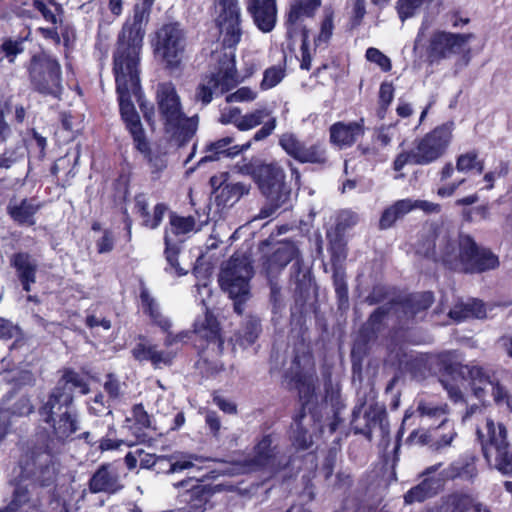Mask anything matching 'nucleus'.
<instances>
[{"label": "nucleus", "instance_id": "obj_26", "mask_svg": "<svg viewBox=\"0 0 512 512\" xmlns=\"http://www.w3.org/2000/svg\"><path fill=\"white\" fill-rule=\"evenodd\" d=\"M457 433L454 430L453 424L449 421L448 425L444 427L438 426L434 435H429L426 431H413L409 440L415 444H429L436 450L450 446Z\"/></svg>", "mask_w": 512, "mask_h": 512}, {"label": "nucleus", "instance_id": "obj_10", "mask_svg": "<svg viewBox=\"0 0 512 512\" xmlns=\"http://www.w3.org/2000/svg\"><path fill=\"white\" fill-rule=\"evenodd\" d=\"M292 260H295L292 266L294 270L293 276L297 283L303 285L310 280L309 271L302 268V262L299 259V250L292 242H281L271 254L266 255L262 262V271L268 279H273L277 277Z\"/></svg>", "mask_w": 512, "mask_h": 512}, {"label": "nucleus", "instance_id": "obj_63", "mask_svg": "<svg viewBox=\"0 0 512 512\" xmlns=\"http://www.w3.org/2000/svg\"><path fill=\"white\" fill-rule=\"evenodd\" d=\"M394 88L391 83H382L379 91L380 103L383 107H387L393 100Z\"/></svg>", "mask_w": 512, "mask_h": 512}, {"label": "nucleus", "instance_id": "obj_22", "mask_svg": "<svg viewBox=\"0 0 512 512\" xmlns=\"http://www.w3.org/2000/svg\"><path fill=\"white\" fill-rule=\"evenodd\" d=\"M177 488H184L180 494V502L186 505L187 512H204L209 500L210 491L193 479L175 484Z\"/></svg>", "mask_w": 512, "mask_h": 512}, {"label": "nucleus", "instance_id": "obj_57", "mask_svg": "<svg viewBox=\"0 0 512 512\" xmlns=\"http://www.w3.org/2000/svg\"><path fill=\"white\" fill-rule=\"evenodd\" d=\"M302 45H301V63L300 67L304 70L311 68V55L308 51V31L305 28L301 29Z\"/></svg>", "mask_w": 512, "mask_h": 512}, {"label": "nucleus", "instance_id": "obj_15", "mask_svg": "<svg viewBox=\"0 0 512 512\" xmlns=\"http://www.w3.org/2000/svg\"><path fill=\"white\" fill-rule=\"evenodd\" d=\"M170 228L166 229L164 241H165V255L166 260L170 267L176 271L178 275H184L186 274V271H184L182 268L179 267L178 261H177V255L179 252V242L181 240H174L171 237V233L175 236H181L186 235L192 231H195L196 228V222L194 217L188 216L183 217L176 214L170 215V221H169Z\"/></svg>", "mask_w": 512, "mask_h": 512}, {"label": "nucleus", "instance_id": "obj_8", "mask_svg": "<svg viewBox=\"0 0 512 512\" xmlns=\"http://www.w3.org/2000/svg\"><path fill=\"white\" fill-rule=\"evenodd\" d=\"M482 440L483 454L488 462L495 453V467L503 474L512 473V450H509L507 429L502 423H495L490 417H485L483 430L477 429Z\"/></svg>", "mask_w": 512, "mask_h": 512}, {"label": "nucleus", "instance_id": "obj_38", "mask_svg": "<svg viewBox=\"0 0 512 512\" xmlns=\"http://www.w3.org/2000/svg\"><path fill=\"white\" fill-rule=\"evenodd\" d=\"M475 475V464L469 459L457 460L441 472L443 480L454 479L457 477L462 479H472Z\"/></svg>", "mask_w": 512, "mask_h": 512}, {"label": "nucleus", "instance_id": "obj_61", "mask_svg": "<svg viewBox=\"0 0 512 512\" xmlns=\"http://www.w3.org/2000/svg\"><path fill=\"white\" fill-rule=\"evenodd\" d=\"M358 222L357 214L350 211H343L338 219L337 230L344 231L345 229L354 226Z\"/></svg>", "mask_w": 512, "mask_h": 512}, {"label": "nucleus", "instance_id": "obj_40", "mask_svg": "<svg viewBox=\"0 0 512 512\" xmlns=\"http://www.w3.org/2000/svg\"><path fill=\"white\" fill-rule=\"evenodd\" d=\"M61 392H68L73 397V390L79 389L80 393L87 394L89 387L84 379L74 371H66L62 378L58 381L56 387Z\"/></svg>", "mask_w": 512, "mask_h": 512}, {"label": "nucleus", "instance_id": "obj_12", "mask_svg": "<svg viewBox=\"0 0 512 512\" xmlns=\"http://www.w3.org/2000/svg\"><path fill=\"white\" fill-rule=\"evenodd\" d=\"M453 123L436 127L416 141L413 149L415 164L427 165L442 157L452 139Z\"/></svg>", "mask_w": 512, "mask_h": 512}, {"label": "nucleus", "instance_id": "obj_23", "mask_svg": "<svg viewBox=\"0 0 512 512\" xmlns=\"http://www.w3.org/2000/svg\"><path fill=\"white\" fill-rule=\"evenodd\" d=\"M303 411L294 418L291 426L290 440L297 450H307L313 445L312 433L316 430V424L312 415H306Z\"/></svg>", "mask_w": 512, "mask_h": 512}, {"label": "nucleus", "instance_id": "obj_48", "mask_svg": "<svg viewBox=\"0 0 512 512\" xmlns=\"http://www.w3.org/2000/svg\"><path fill=\"white\" fill-rule=\"evenodd\" d=\"M432 494L430 481L425 479L419 485L410 489L405 494L404 499L406 503L421 502Z\"/></svg>", "mask_w": 512, "mask_h": 512}, {"label": "nucleus", "instance_id": "obj_7", "mask_svg": "<svg viewBox=\"0 0 512 512\" xmlns=\"http://www.w3.org/2000/svg\"><path fill=\"white\" fill-rule=\"evenodd\" d=\"M252 274V266L246 257H231L220 272V286L234 300V310L238 314L243 313V304L249 299Z\"/></svg>", "mask_w": 512, "mask_h": 512}, {"label": "nucleus", "instance_id": "obj_54", "mask_svg": "<svg viewBox=\"0 0 512 512\" xmlns=\"http://www.w3.org/2000/svg\"><path fill=\"white\" fill-rule=\"evenodd\" d=\"M333 32V20L332 16L328 15L325 17L321 24V30L317 38L315 39V45L320 46L322 43H327L331 38Z\"/></svg>", "mask_w": 512, "mask_h": 512}, {"label": "nucleus", "instance_id": "obj_27", "mask_svg": "<svg viewBox=\"0 0 512 512\" xmlns=\"http://www.w3.org/2000/svg\"><path fill=\"white\" fill-rule=\"evenodd\" d=\"M72 402L73 397L68 392H61L54 388L48 400L40 408V415L43 421L50 423L57 418H61V414L71 412Z\"/></svg>", "mask_w": 512, "mask_h": 512}, {"label": "nucleus", "instance_id": "obj_50", "mask_svg": "<svg viewBox=\"0 0 512 512\" xmlns=\"http://www.w3.org/2000/svg\"><path fill=\"white\" fill-rule=\"evenodd\" d=\"M285 71L280 66H273L265 70L264 77L261 82L263 89H270L279 84L284 78Z\"/></svg>", "mask_w": 512, "mask_h": 512}, {"label": "nucleus", "instance_id": "obj_55", "mask_svg": "<svg viewBox=\"0 0 512 512\" xmlns=\"http://www.w3.org/2000/svg\"><path fill=\"white\" fill-rule=\"evenodd\" d=\"M256 98V93L248 88V87H241L236 92L227 95L226 102L232 103V102H245V101H252Z\"/></svg>", "mask_w": 512, "mask_h": 512}, {"label": "nucleus", "instance_id": "obj_2", "mask_svg": "<svg viewBox=\"0 0 512 512\" xmlns=\"http://www.w3.org/2000/svg\"><path fill=\"white\" fill-rule=\"evenodd\" d=\"M433 255L450 269L463 272H484L499 266L498 257L479 248L469 235H458L444 227L436 232Z\"/></svg>", "mask_w": 512, "mask_h": 512}, {"label": "nucleus", "instance_id": "obj_18", "mask_svg": "<svg viewBox=\"0 0 512 512\" xmlns=\"http://www.w3.org/2000/svg\"><path fill=\"white\" fill-rule=\"evenodd\" d=\"M88 488L92 494L114 495L119 493L124 488L119 468L113 463L100 465L90 477Z\"/></svg>", "mask_w": 512, "mask_h": 512}, {"label": "nucleus", "instance_id": "obj_9", "mask_svg": "<svg viewBox=\"0 0 512 512\" xmlns=\"http://www.w3.org/2000/svg\"><path fill=\"white\" fill-rule=\"evenodd\" d=\"M20 467L25 477L41 487L54 485L59 473V464L52 453L42 448L28 451L20 460Z\"/></svg>", "mask_w": 512, "mask_h": 512}, {"label": "nucleus", "instance_id": "obj_39", "mask_svg": "<svg viewBox=\"0 0 512 512\" xmlns=\"http://www.w3.org/2000/svg\"><path fill=\"white\" fill-rule=\"evenodd\" d=\"M194 333L208 342L222 341L219 339V326L216 318L209 312H206L203 320H197L194 324Z\"/></svg>", "mask_w": 512, "mask_h": 512}, {"label": "nucleus", "instance_id": "obj_35", "mask_svg": "<svg viewBox=\"0 0 512 512\" xmlns=\"http://www.w3.org/2000/svg\"><path fill=\"white\" fill-rule=\"evenodd\" d=\"M249 188L243 183H229L225 184L215 195V202L218 206L230 207L233 206L239 199L248 194Z\"/></svg>", "mask_w": 512, "mask_h": 512}, {"label": "nucleus", "instance_id": "obj_31", "mask_svg": "<svg viewBox=\"0 0 512 512\" xmlns=\"http://www.w3.org/2000/svg\"><path fill=\"white\" fill-rule=\"evenodd\" d=\"M12 264L18 272V277L22 283L23 289L29 292L30 285L36 281V263L28 254L18 253L14 255Z\"/></svg>", "mask_w": 512, "mask_h": 512}, {"label": "nucleus", "instance_id": "obj_37", "mask_svg": "<svg viewBox=\"0 0 512 512\" xmlns=\"http://www.w3.org/2000/svg\"><path fill=\"white\" fill-rule=\"evenodd\" d=\"M38 206L31 200L23 199L20 202H11L8 211L11 217L19 224L33 225L34 214Z\"/></svg>", "mask_w": 512, "mask_h": 512}, {"label": "nucleus", "instance_id": "obj_17", "mask_svg": "<svg viewBox=\"0 0 512 512\" xmlns=\"http://www.w3.org/2000/svg\"><path fill=\"white\" fill-rule=\"evenodd\" d=\"M279 451L274 444L272 435L264 436L256 445L254 455L245 460L244 472H254L258 470H267L270 473L277 470L280 466L278 460Z\"/></svg>", "mask_w": 512, "mask_h": 512}, {"label": "nucleus", "instance_id": "obj_13", "mask_svg": "<svg viewBox=\"0 0 512 512\" xmlns=\"http://www.w3.org/2000/svg\"><path fill=\"white\" fill-rule=\"evenodd\" d=\"M213 3L222 43L227 48H234L242 36L238 0H213Z\"/></svg>", "mask_w": 512, "mask_h": 512}, {"label": "nucleus", "instance_id": "obj_58", "mask_svg": "<svg viewBox=\"0 0 512 512\" xmlns=\"http://www.w3.org/2000/svg\"><path fill=\"white\" fill-rule=\"evenodd\" d=\"M441 383L444 389L447 391L450 399L455 402L461 401L463 399V393L459 384L452 383L449 378L441 379Z\"/></svg>", "mask_w": 512, "mask_h": 512}, {"label": "nucleus", "instance_id": "obj_41", "mask_svg": "<svg viewBox=\"0 0 512 512\" xmlns=\"http://www.w3.org/2000/svg\"><path fill=\"white\" fill-rule=\"evenodd\" d=\"M294 159L302 163H324L326 161V154L323 146L320 144L306 145L302 143Z\"/></svg>", "mask_w": 512, "mask_h": 512}, {"label": "nucleus", "instance_id": "obj_62", "mask_svg": "<svg viewBox=\"0 0 512 512\" xmlns=\"http://www.w3.org/2000/svg\"><path fill=\"white\" fill-rule=\"evenodd\" d=\"M19 328L10 321L0 318V338L11 339L19 336Z\"/></svg>", "mask_w": 512, "mask_h": 512}, {"label": "nucleus", "instance_id": "obj_45", "mask_svg": "<svg viewBox=\"0 0 512 512\" xmlns=\"http://www.w3.org/2000/svg\"><path fill=\"white\" fill-rule=\"evenodd\" d=\"M456 169L462 173L476 170L478 174H481L484 170V163L478 159V156L475 152H468L461 154L457 158Z\"/></svg>", "mask_w": 512, "mask_h": 512}, {"label": "nucleus", "instance_id": "obj_32", "mask_svg": "<svg viewBox=\"0 0 512 512\" xmlns=\"http://www.w3.org/2000/svg\"><path fill=\"white\" fill-rule=\"evenodd\" d=\"M411 211L412 204L410 203V198L394 202L383 211L379 220L380 229L384 230L392 227L397 220L402 219Z\"/></svg>", "mask_w": 512, "mask_h": 512}, {"label": "nucleus", "instance_id": "obj_16", "mask_svg": "<svg viewBox=\"0 0 512 512\" xmlns=\"http://www.w3.org/2000/svg\"><path fill=\"white\" fill-rule=\"evenodd\" d=\"M474 35L438 31L430 39L429 55L433 59H446L461 53Z\"/></svg>", "mask_w": 512, "mask_h": 512}, {"label": "nucleus", "instance_id": "obj_53", "mask_svg": "<svg viewBox=\"0 0 512 512\" xmlns=\"http://www.w3.org/2000/svg\"><path fill=\"white\" fill-rule=\"evenodd\" d=\"M193 460H197V457L189 456L188 459L177 460L175 455L166 457V461L169 465L167 470L168 473H175L182 470L189 469L194 466Z\"/></svg>", "mask_w": 512, "mask_h": 512}, {"label": "nucleus", "instance_id": "obj_44", "mask_svg": "<svg viewBox=\"0 0 512 512\" xmlns=\"http://www.w3.org/2000/svg\"><path fill=\"white\" fill-rule=\"evenodd\" d=\"M433 296L430 292L415 295L408 299L404 304L405 313H409L411 317L416 316L419 312L426 310L431 306Z\"/></svg>", "mask_w": 512, "mask_h": 512}, {"label": "nucleus", "instance_id": "obj_5", "mask_svg": "<svg viewBox=\"0 0 512 512\" xmlns=\"http://www.w3.org/2000/svg\"><path fill=\"white\" fill-rule=\"evenodd\" d=\"M252 177L267 200L260 211V218L270 217L278 209L286 210L290 206L291 189L286 184L285 172L278 163H263L255 166Z\"/></svg>", "mask_w": 512, "mask_h": 512}, {"label": "nucleus", "instance_id": "obj_4", "mask_svg": "<svg viewBox=\"0 0 512 512\" xmlns=\"http://www.w3.org/2000/svg\"><path fill=\"white\" fill-rule=\"evenodd\" d=\"M438 357L440 362L445 366V369L451 376L452 380H455L456 376L462 380L466 378L470 380L472 391L479 400H484L490 393L496 404L509 405V395L507 390L499 384L489 371L478 366L454 363V352H443L439 354Z\"/></svg>", "mask_w": 512, "mask_h": 512}, {"label": "nucleus", "instance_id": "obj_42", "mask_svg": "<svg viewBox=\"0 0 512 512\" xmlns=\"http://www.w3.org/2000/svg\"><path fill=\"white\" fill-rule=\"evenodd\" d=\"M294 159L302 163H324L326 161V154L323 146L320 144L306 145L302 143Z\"/></svg>", "mask_w": 512, "mask_h": 512}, {"label": "nucleus", "instance_id": "obj_25", "mask_svg": "<svg viewBox=\"0 0 512 512\" xmlns=\"http://www.w3.org/2000/svg\"><path fill=\"white\" fill-rule=\"evenodd\" d=\"M131 353L137 361H149L155 368L170 365L174 358L172 352L158 350L156 345L149 343L144 338H140V341L133 347Z\"/></svg>", "mask_w": 512, "mask_h": 512}, {"label": "nucleus", "instance_id": "obj_34", "mask_svg": "<svg viewBox=\"0 0 512 512\" xmlns=\"http://www.w3.org/2000/svg\"><path fill=\"white\" fill-rule=\"evenodd\" d=\"M140 299L144 312L147 313L152 321L163 331H168L172 326L171 320L161 313L158 302L146 289L141 291Z\"/></svg>", "mask_w": 512, "mask_h": 512}, {"label": "nucleus", "instance_id": "obj_56", "mask_svg": "<svg viewBox=\"0 0 512 512\" xmlns=\"http://www.w3.org/2000/svg\"><path fill=\"white\" fill-rule=\"evenodd\" d=\"M139 464L141 468L149 469L158 463L166 461V456H156L155 454L146 453L143 449H138Z\"/></svg>", "mask_w": 512, "mask_h": 512}, {"label": "nucleus", "instance_id": "obj_30", "mask_svg": "<svg viewBox=\"0 0 512 512\" xmlns=\"http://www.w3.org/2000/svg\"><path fill=\"white\" fill-rule=\"evenodd\" d=\"M449 317L455 322H462L470 318H485L487 309L485 304L477 299L457 302L448 313Z\"/></svg>", "mask_w": 512, "mask_h": 512}, {"label": "nucleus", "instance_id": "obj_21", "mask_svg": "<svg viewBox=\"0 0 512 512\" xmlns=\"http://www.w3.org/2000/svg\"><path fill=\"white\" fill-rule=\"evenodd\" d=\"M247 11L260 31L268 33L274 29L277 22L276 0H248Z\"/></svg>", "mask_w": 512, "mask_h": 512}, {"label": "nucleus", "instance_id": "obj_6", "mask_svg": "<svg viewBox=\"0 0 512 512\" xmlns=\"http://www.w3.org/2000/svg\"><path fill=\"white\" fill-rule=\"evenodd\" d=\"M216 59L217 65L201 79L196 89L195 99L203 105L209 104L214 95L229 91L239 82L234 52H224L217 55Z\"/></svg>", "mask_w": 512, "mask_h": 512}, {"label": "nucleus", "instance_id": "obj_29", "mask_svg": "<svg viewBox=\"0 0 512 512\" xmlns=\"http://www.w3.org/2000/svg\"><path fill=\"white\" fill-rule=\"evenodd\" d=\"M42 504L38 496L24 487L17 486L9 504L0 512H42Z\"/></svg>", "mask_w": 512, "mask_h": 512}, {"label": "nucleus", "instance_id": "obj_46", "mask_svg": "<svg viewBox=\"0 0 512 512\" xmlns=\"http://www.w3.org/2000/svg\"><path fill=\"white\" fill-rule=\"evenodd\" d=\"M269 116L270 112L265 108L257 109L245 115H241V121L238 124V129L240 131L251 130L260 125L264 119L268 118Z\"/></svg>", "mask_w": 512, "mask_h": 512}, {"label": "nucleus", "instance_id": "obj_14", "mask_svg": "<svg viewBox=\"0 0 512 512\" xmlns=\"http://www.w3.org/2000/svg\"><path fill=\"white\" fill-rule=\"evenodd\" d=\"M185 45V33L178 23L165 24L156 32L155 51L169 67L179 66Z\"/></svg>", "mask_w": 512, "mask_h": 512}, {"label": "nucleus", "instance_id": "obj_36", "mask_svg": "<svg viewBox=\"0 0 512 512\" xmlns=\"http://www.w3.org/2000/svg\"><path fill=\"white\" fill-rule=\"evenodd\" d=\"M421 419L440 420V427L448 425V406L429 401H419L415 411Z\"/></svg>", "mask_w": 512, "mask_h": 512}, {"label": "nucleus", "instance_id": "obj_49", "mask_svg": "<svg viewBox=\"0 0 512 512\" xmlns=\"http://www.w3.org/2000/svg\"><path fill=\"white\" fill-rule=\"evenodd\" d=\"M168 211L167 205L164 203H158L153 210V214L147 212V216H140L142 218V225L150 228L156 229L163 220L165 213Z\"/></svg>", "mask_w": 512, "mask_h": 512}, {"label": "nucleus", "instance_id": "obj_24", "mask_svg": "<svg viewBox=\"0 0 512 512\" xmlns=\"http://www.w3.org/2000/svg\"><path fill=\"white\" fill-rule=\"evenodd\" d=\"M364 134V120L337 122L330 127V140L339 148L352 146Z\"/></svg>", "mask_w": 512, "mask_h": 512}, {"label": "nucleus", "instance_id": "obj_59", "mask_svg": "<svg viewBox=\"0 0 512 512\" xmlns=\"http://www.w3.org/2000/svg\"><path fill=\"white\" fill-rule=\"evenodd\" d=\"M241 121V111L238 108L224 109L221 113L220 122L223 124H234L238 128Z\"/></svg>", "mask_w": 512, "mask_h": 512}, {"label": "nucleus", "instance_id": "obj_43", "mask_svg": "<svg viewBox=\"0 0 512 512\" xmlns=\"http://www.w3.org/2000/svg\"><path fill=\"white\" fill-rule=\"evenodd\" d=\"M261 332L259 320L251 317L249 318L242 328L238 331L237 341L241 346H249L253 344Z\"/></svg>", "mask_w": 512, "mask_h": 512}, {"label": "nucleus", "instance_id": "obj_60", "mask_svg": "<svg viewBox=\"0 0 512 512\" xmlns=\"http://www.w3.org/2000/svg\"><path fill=\"white\" fill-rule=\"evenodd\" d=\"M410 203L412 204V211L415 209H420L425 213H439L441 211V207L437 203H433L426 200H413L410 199Z\"/></svg>", "mask_w": 512, "mask_h": 512}, {"label": "nucleus", "instance_id": "obj_20", "mask_svg": "<svg viewBox=\"0 0 512 512\" xmlns=\"http://www.w3.org/2000/svg\"><path fill=\"white\" fill-rule=\"evenodd\" d=\"M321 6V0H293L286 18L287 37L292 40L298 33L300 24L312 18Z\"/></svg>", "mask_w": 512, "mask_h": 512}, {"label": "nucleus", "instance_id": "obj_19", "mask_svg": "<svg viewBox=\"0 0 512 512\" xmlns=\"http://www.w3.org/2000/svg\"><path fill=\"white\" fill-rule=\"evenodd\" d=\"M134 8V15L127 20L118 37V43H143L145 26L148 23L154 0H141Z\"/></svg>", "mask_w": 512, "mask_h": 512}, {"label": "nucleus", "instance_id": "obj_28", "mask_svg": "<svg viewBox=\"0 0 512 512\" xmlns=\"http://www.w3.org/2000/svg\"><path fill=\"white\" fill-rule=\"evenodd\" d=\"M233 143L234 138L229 136L209 143L205 148L206 155L200 159L198 165L200 166L208 161H216L221 156L234 157L250 147V142L242 146L232 145Z\"/></svg>", "mask_w": 512, "mask_h": 512}, {"label": "nucleus", "instance_id": "obj_1", "mask_svg": "<svg viewBox=\"0 0 512 512\" xmlns=\"http://www.w3.org/2000/svg\"><path fill=\"white\" fill-rule=\"evenodd\" d=\"M143 43H117L114 52V75L119 98L122 119L129 131L134 147L149 162L154 171H162L166 167L164 154H156L150 148L140 117L131 101L134 96L141 99L139 78L140 52Z\"/></svg>", "mask_w": 512, "mask_h": 512}, {"label": "nucleus", "instance_id": "obj_52", "mask_svg": "<svg viewBox=\"0 0 512 512\" xmlns=\"http://www.w3.org/2000/svg\"><path fill=\"white\" fill-rule=\"evenodd\" d=\"M366 58L368 61L377 64L383 71H389L391 69L390 59L377 48H368Z\"/></svg>", "mask_w": 512, "mask_h": 512}, {"label": "nucleus", "instance_id": "obj_11", "mask_svg": "<svg viewBox=\"0 0 512 512\" xmlns=\"http://www.w3.org/2000/svg\"><path fill=\"white\" fill-rule=\"evenodd\" d=\"M31 83L36 91L57 97L62 91L61 66L47 55H35L29 67Z\"/></svg>", "mask_w": 512, "mask_h": 512}, {"label": "nucleus", "instance_id": "obj_3", "mask_svg": "<svg viewBox=\"0 0 512 512\" xmlns=\"http://www.w3.org/2000/svg\"><path fill=\"white\" fill-rule=\"evenodd\" d=\"M156 100L166 132L180 142L190 139L197 130L198 118L197 116L185 117L174 84L171 82L158 84Z\"/></svg>", "mask_w": 512, "mask_h": 512}, {"label": "nucleus", "instance_id": "obj_64", "mask_svg": "<svg viewBox=\"0 0 512 512\" xmlns=\"http://www.w3.org/2000/svg\"><path fill=\"white\" fill-rule=\"evenodd\" d=\"M132 416L142 427L148 428L151 426L150 417L142 405H135L133 407Z\"/></svg>", "mask_w": 512, "mask_h": 512}, {"label": "nucleus", "instance_id": "obj_51", "mask_svg": "<svg viewBox=\"0 0 512 512\" xmlns=\"http://www.w3.org/2000/svg\"><path fill=\"white\" fill-rule=\"evenodd\" d=\"M301 144L302 142H300L292 133H284L279 139V145L293 158L294 156H297V152Z\"/></svg>", "mask_w": 512, "mask_h": 512}, {"label": "nucleus", "instance_id": "obj_33", "mask_svg": "<svg viewBox=\"0 0 512 512\" xmlns=\"http://www.w3.org/2000/svg\"><path fill=\"white\" fill-rule=\"evenodd\" d=\"M53 436L58 441H65L79 429L77 415L71 412L61 414V418L51 421Z\"/></svg>", "mask_w": 512, "mask_h": 512}, {"label": "nucleus", "instance_id": "obj_47", "mask_svg": "<svg viewBox=\"0 0 512 512\" xmlns=\"http://www.w3.org/2000/svg\"><path fill=\"white\" fill-rule=\"evenodd\" d=\"M433 0H398L397 12L401 21L413 17L424 3H430Z\"/></svg>", "mask_w": 512, "mask_h": 512}]
</instances>
